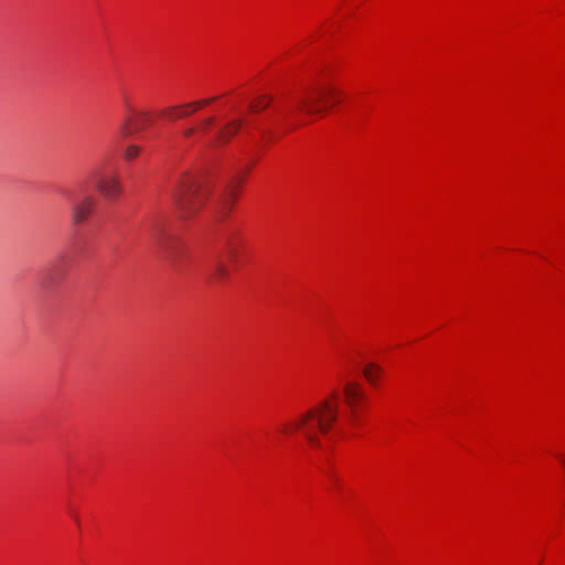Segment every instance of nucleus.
Instances as JSON below:
<instances>
[{
    "label": "nucleus",
    "mask_w": 565,
    "mask_h": 565,
    "mask_svg": "<svg viewBox=\"0 0 565 565\" xmlns=\"http://www.w3.org/2000/svg\"><path fill=\"white\" fill-rule=\"evenodd\" d=\"M338 393L332 392L329 398L285 423L281 433L285 435L299 433L310 446L320 447V437L328 435L338 418Z\"/></svg>",
    "instance_id": "1"
},
{
    "label": "nucleus",
    "mask_w": 565,
    "mask_h": 565,
    "mask_svg": "<svg viewBox=\"0 0 565 565\" xmlns=\"http://www.w3.org/2000/svg\"><path fill=\"white\" fill-rule=\"evenodd\" d=\"M207 193L205 182L188 172L180 174L172 186L173 200L184 215L198 211L204 204Z\"/></svg>",
    "instance_id": "2"
},
{
    "label": "nucleus",
    "mask_w": 565,
    "mask_h": 565,
    "mask_svg": "<svg viewBox=\"0 0 565 565\" xmlns=\"http://www.w3.org/2000/svg\"><path fill=\"white\" fill-rule=\"evenodd\" d=\"M339 92L328 84H316L305 87L301 93L295 97L296 110L308 115H317L327 109L329 100L332 104L339 103Z\"/></svg>",
    "instance_id": "3"
},
{
    "label": "nucleus",
    "mask_w": 565,
    "mask_h": 565,
    "mask_svg": "<svg viewBox=\"0 0 565 565\" xmlns=\"http://www.w3.org/2000/svg\"><path fill=\"white\" fill-rule=\"evenodd\" d=\"M97 199L89 193L83 194L71 202V221L73 225L84 223L94 212Z\"/></svg>",
    "instance_id": "4"
},
{
    "label": "nucleus",
    "mask_w": 565,
    "mask_h": 565,
    "mask_svg": "<svg viewBox=\"0 0 565 565\" xmlns=\"http://www.w3.org/2000/svg\"><path fill=\"white\" fill-rule=\"evenodd\" d=\"M96 190L108 201H115L120 196L121 184L118 175L102 173L95 181Z\"/></svg>",
    "instance_id": "5"
},
{
    "label": "nucleus",
    "mask_w": 565,
    "mask_h": 565,
    "mask_svg": "<svg viewBox=\"0 0 565 565\" xmlns=\"http://www.w3.org/2000/svg\"><path fill=\"white\" fill-rule=\"evenodd\" d=\"M127 108L131 115L125 119L122 125V132L125 136L142 131L151 124L152 117L150 111H134L128 104Z\"/></svg>",
    "instance_id": "6"
},
{
    "label": "nucleus",
    "mask_w": 565,
    "mask_h": 565,
    "mask_svg": "<svg viewBox=\"0 0 565 565\" xmlns=\"http://www.w3.org/2000/svg\"><path fill=\"white\" fill-rule=\"evenodd\" d=\"M216 99H217V97H211V98H206V99H202V100H198V102H193V103H189V104H184V105L172 106V107L163 109L161 111V114L170 120H178V119L189 116L190 114H192L193 111H195L198 108H200L202 106L210 105L211 103H213Z\"/></svg>",
    "instance_id": "7"
},
{
    "label": "nucleus",
    "mask_w": 565,
    "mask_h": 565,
    "mask_svg": "<svg viewBox=\"0 0 565 565\" xmlns=\"http://www.w3.org/2000/svg\"><path fill=\"white\" fill-rule=\"evenodd\" d=\"M153 235H154V239H156V242L158 244V247L162 252L163 256L169 262L174 264L177 262V258H178V244H179V242L177 241V238L172 237V236H168V237L162 236L160 234V230H157V232Z\"/></svg>",
    "instance_id": "8"
},
{
    "label": "nucleus",
    "mask_w": 565,
    "mask_h": 565,
    "mask_svg": "<svg viewBox=\"0 0 565 565\" xmlns=\"http://www.w3.org/2000/svg\"><path fill=\"white\" fill-rule=\"evenodd\" d=\"M343 394L345 402L353 406L364 399V392L360 384L355 382H345L343 385Z\"/></svg>",
    "instance_id": "9"
},
{
    "label": "nucleus",
    "mask_w": 565,
    "mask_h": 565,
    "mask_svg": "<svg viewBox=\"0 0 565 565\" xmlns=\"http://www.w3.org/2000/svg\"><path fill=\"white\" fill-rule=\"evenodd\" d=\"M228 276V269L222 262L212 264L206 274V281L209 284L222 282Z\"/></svg>",
    "instance_id": "10"
},
{
    "label": "nucleus",
    "mask_w": 565,
    "mask_h": 565,
    "mask_svg": "<svg viewBox=\"0 0 565 565\" xmlns=\"http://www.w3.org/2000/svg\"><path fill=\"white\" fill-rule=\"evenodd\" d=\"M235 196L236 193L233 188H228L224 191L217 207V215L220 218L225 217L230 213L232 206L234 205Z\"/></svg>",
    "instance_id": "11"
},
{
    "label": "nucleus",
    "mask_w": 565,
    "mask_h": 565,
    "mask_svg": "<svg viewBox=\"0 0 565 565\" xmlns=\"http://www.w3.org/2000/svg\"><path fill=\"white\" fill-rule=\"evenodd\" d=\"M243 119L235 118L228 121L218 132L220 142H228L242 128Z\"/></svg>",
    "instance_id": "12"
},
{
    "label": "nucleus",
    "mask_w": 565,
    "mask_h": 565,
    "mask_svg": "<svg viewBox=\"0 0 565 565\" xmlns=\"http://www.w3.org/2000/svg\"><path fill=\"white\" fill-rule=\"evenodd\" d=\"M222 247L224 255L233 263L238 257V243L232 234H228L222 238Z\"/></svg>",
    "instance_id": "13"
},
{
    "label": "nucleus",
    "mask_w": 565,
    "mask_h": 565,
    "mask_svg": "<svg viewBox=\"0 0 565 565\" xmlns=\"http://www.w3.org/2000/svg\"><path fill=\"white\" fill-rule=\"evenodd\" d=\"M381 373H382V369L374 363H369L363 370V374H364L365 379L371 384L376 383V381L381 376Z\"/></svg>",
    "instance_id": "14"
},
{
    "label": "nucleus",
    "mask_w": 565,
    "mask_h": 565,
    "mask_svg": "<svg viewBox=\"0 0 565 565\" xmlns=\"http://www.w3.org/2000/svg\"><path fill=\"white\" fill-rule=\"evenodd\" d=\"M139 151H140L139 147L129 146L125 151V158L127 160H131L138 156Z\"/></svg>",
    "instance_id": "15"
},
{
    "label": "nucleus",
    "mask_w": 565,
    "mask_h": 565,
    "mask_svg": "<svg viewBox=\"0 0 565 565\" xmlns=\"http://www.w3.org/2000/svg\"><path fill=\"white\" fill-rule=\"evenodd\" d=\"M268 105H269V100H266L265 97H259L256 100L255 105H252L250 107L253 109H265L268 107Z\"/></svg>",
    "instance_id": "16"
},
{
    "label": "nucleus",
    "mask_w": 565,
    "mask_h": 565,
    "mask_svg": "<svg viewBox=\"0 0 565 565\" xmlns=\"http://www.w3.org/2000/svg\"><path fill=\"white\" fill-rule=\"evenodd\" d=\"M213 121H214V118L209 117V118L204 119L203 125H204V127H209L210 125L213 124Z\"/></svg>",
    "instance_id": "17"
},
{
    "label": "nucleus",
    "mask_w": 565,
    "mask_h": 565,
    "mask_svg": "<svg viewBox=\"0 0 565 565\" xmlns=\"http://www.w3.org/2000/svg\"><path fill=\"white\" fill-rule=\"evenodd\" d=\"M194 134V128H188L184 130V136L190 137Z\"/></svg>",
    "instance_id": "18"
},
{
    "label": "nucleus",
    "mask_w": 565,
    "mask_h": 565,
    "mask_svg": "<svg viewBox=\"0 0 565 565\" xmlns=\"http://www.w3.org/2000/svg\"><path fill=\"white\" fill-rule=\"evenodd\" d=\"M47 279H49L50 281H43V287H44V288H49V287L53 284V280L51 279V277H50V276L47 277Z\"/></svg>",
    "instance_id": "19"
},
{
    "label": "nucleus",
    "mask_w": 565,
    "mask_h": 565,
    "mask_svg": "<svg viewBox=\"0 0 565 565\" xmlns=\"http://www.w3.org/2000/svg\"><path fill=\"white\" fill-rule=\"evenodd\" d=\"M558 458H559V460H561L562 465H563V466H564V468H565V456H561V455H559V456H558Z\"/></svg>",
    "instance_id": "20"
},
{
    "label": "nucleus",
    "mask_w": 565,
    "mask_h": 565,
    "mask_svg": "<svg viewBox=\"0 0 565 565\" xmlns=\"http://www.w3.org/2000/svg\"><path fill=\"white\" fill-rule=\"evenodd\" d=\"M266 134L268 135L269 138H271V132L270 131H268Z\"/></svg>",
    "instance_id": "21"
}]
</instances>
